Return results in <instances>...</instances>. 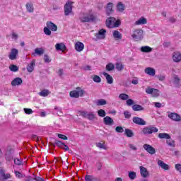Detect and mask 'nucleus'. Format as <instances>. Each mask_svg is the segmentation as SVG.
Returning <instances> with one entry per match:
<instances>
[{
    "instance_id": "f257e3e1",
    "label": "nucleus",
    "mask_w": 181,
    "mask_h": 181,
    "mask_svg": "<svg viewBox=\"0 0 181 181\" xmlns=\"http://www.w3.org/2000/svg\"><path fill=\"white\" fill-rule=\"evenodd\" d=\"M43 30L45 35L50 36V35H52V32H57V25L52 21H47Z\"/></svg>"
},
{
    "instance_id": "f03ea898",
    "label": "nucleus",
    "mask_w": 181,
    "mask_h": 181,
    "mask_svg": "<svg viewBox=\"0 0 181 181\" xmlns=\"http://www.w3.org/2000/svg\"><path fill=\"white\" fill-rule=\"evenodd\" d=\"M134 42H141L144 39V30L142 28H135L131 35Z\"/></svg>"
},
{
    "instance_id": "7ed1b4c3",
    "label": "nucleus",
    "mask_w": 181,
    "mask_h": 181,
    "mask_svg": "<svg viewBox=\"0 0 181 181\" xmlns=\"http://www.w3.org/2000/svg\"><path fill=\"white\" fill-rule=\"evenodd\" d=\"M121 25V20H116L114 17H110L106 20V26L110 29L119 28Z\"/></svg>"
},
{
    "instance_id": "20e7f679",
    "label": "nucleus",
    "mask_w": 181,
    "mask_h": 181,
    "mask_svg": "<svg viewBox=\"0 0 181 181\" xmlns=\"http://www.w3.org/2000/svg\"><path fill=\"white\" fill-rule=\"evenodd\" d=\"M86 94L84 89H82L81 87H77L75 90L69 93L70 97L72 98H78V97H83Z\"/></svg>"
},
{
    "instance_id": "39448f33",
    "label": "nucleus",
    "mask_w": 181,
    "mask_h": 181,
    "mask_svg": "<svg viewBox=\"0 0 181 181\" xmlns=\"http://www.w3.org/2000/svg\"><path fill=\"white\" fill-rule=\"evenodd\" d=\"M80 115L81 117H83V118H86L87 119H89L90 121H93V119H95V114L93 112H87L82 110L80 112Z\"/></svg>"
},
{
    "instance_id": "423d86ee",
    "label": "nucleus",
    "mask_w": 181,
    "mask_h": 181,
    "mask_svg": "<svg viewBox=\"0 0 181 181\" xmlns=\"http://www.w3.org/2000/svg\"><path fill=\"white\" fill-rule=\"evenodd\" d=\"M79 21L82 23H84L86 22H93V21H94V17L93 16V15L83 13L80 16Z\"/></svg>"
},
{
    "instance_id": "0eeeda50",
    "label": "nucleus",
    "mask_w": 181,
    "mask_h": 181,
    "mask_svg": "<svg viewBox=\"0 0 181 181\" xmlns=\"http://www.w3.org/2000/svg\"><path fill=\"white\" fill-rule=\"evenodd\" d=\"M74 2L67 1L64 6V14L66 16H69L73 12Z\"/></svg>"
},
{
    "instance_id": "6e6552de",
    "label": "nucleus",
    "mask_w": 181,
    "mask_h": 181,
    "mask_svg": "<svg viewBox=\"0 0 181 181\" xmlns=\"http://www.w3.org/2000/svg\"><path fill=\"white\" fill-rule=\"evenodd\" d=\"M158 128L155 127H146L142 129V132L144 135H149L151 134H153V132H158Z\"/></svg>"
},
{
    "instance_id": "1a4fd4ad",
    "label": "nucleus",
    "mask_w": 181,
    "mask_h": 181,
    "mask_svg": "<svg viewBox=\"0 0 181 181\" xmlns=\"http://www.w3.org/2000/svg\"><path fill=\"white\" fill-rule=\"evenodd\" d=\"M168 118L172 119V121H175V122H180L181 121V116L180 115L176 112H170L168 114Z\"/></svg>"
},
{
    "instance_id": "9d476101",
    "label": "nucleus",
    "mask_w": 181,
    "mask_h": 181,
    "mask_svg": "<svg viewBox=\"0 0 181 181\" xmlns=\"http://www.w3.org/2000/svg\"><path fill=\"white\" fill-rule=\"evenodd\" d=\"M146 93L147 94H151L153 97H159L160 94V91H159V90L152 88H147L146 89Z\"/></svg>"
},
{
    "instance_id": "9b49d317",
    "label": "nucleus",
    "mask_w": 181,
    "mask_h": 181,
    "mask_svg": "<svg viewBox=\"0 0 181 181\" xmlns=\"http://www.w3.org/2000/svg\"><path fill=\"white\" fill-rule=\"evenodd\" d=\"M18 53H19V50H18V49L16 48L11 49L8 54V59H10V60H16V59H18Z\"/></svg>"
},
{
    "instance_id": "f8f14e48",
    "label": "nucleus",
    "mask_w": 181,
    "mask_h": 181,
    "mask_svg": "<svg viewBox=\"0 0 181 181\" xmlns=\"http://www.w3.org/2000/svg\"><path fill=\"white\" fill-rule=\"evenodd\" d=\"M143 148L150 155H155L156 153V149L149 144H144Z\"/></svg>"
},
{
    "instance_id": "ddd939ff",
    "label": "nucleus",
    "mask_w": 181,
    "mask_h": 181,
    "mask_svg": "<svg viewBox=\"0 0 181 181\" xmlns=\"http://www.w3.org/2000/svg\"><path fill=\"white\" fill-rule=\"evenodd\" d=\"M139 170L141 177H149V171H148V169L146 168L144 166H140Z\"/></svg>"
},
{
    "instance_id": "4468645a",
    "label": "nucleus",
    "mask_w": 181,
    "mask_h": 181,
    "mask_svg": "<svg viewBox=\"0 0 181 181\" xmlns=\"http://www.w3.org/2000/svg\"><path fill=\"white\" fill-rule=\"evenodd\" d=\"M148 23V19L145 17H141L134 22V26H139L141 25H146Z\"/></svg>"
},
{
    "instance_id": "2eb2a0df",
    "label": "nucleus",
    "mask_w": 181,
    "mask_h": 181,
    "mask_svg": "<svg viewBox=\"0 0 181 181\" xmlns=\"http://www.w3.org/2000/svg\"><path fill=\"white\" fill-rule=\"evenodd\" d=\"M173 60L175 63L181 62V53L179 52H174L173 53Z\"/></svg>"
},
{
    "instance_id": "dca6fc26",
    "label": "nucleus",
    "mask_w": 181,
    "mask_h": 181,
    "mask_svg": "<svg viewBox=\"0 0 181 181\" xmlns=\"http://www.w3.org/2000/svg\"><path fill=\"white\" fill-rule=\"evenodd\" d=\"M144 73L148 76H151V77H153V76L156 74V71L155 70V69L152 67H146L144 69Z\"/></svg>"
},
{
    "instance_id": "f3484780",
    "label": "nucleus",
    "mask_w": 181,
    "mask_h": 181,
    "mask_svg": "<svg viewBox=\"0 0 181 181\" xmlns=\"http://www.w3.org/2000/svg\"><path fill=\"white\" fill-rule=\"evenodd\" d=\"M133 122L137 125H146V122L141 117H133Z\"/></svg>"
},
{
    "instance_id": "a211bd4d",
    "label": "nucleus",
    "mask_w": 181,
    "mask_h": 181,
    "mask_svg": "<svg viewBox=\"0 0 181 181\" xmlns=\"http://www.w3.org/2000/svg\"><path fill=\"white\" fill-rule=\"evenodd\" d=\"M74 47L76 52H83V50H84V44L80 41H78L75 43Z\"/></svg>"
},
{
    "instance_id": "6ab92c4d",
    "label": "nucleus",
    "mask_w": 181,
    "mask_h": 181,
    "mask_svg": "<svg viewBox=\"0 0 181 181\" xmlns=\"http://www.w3.org/2000/svg\"><path fill=\"white\" fill-rule=\"evenodd\" d=\"M106 30L104 29H101L100 30H99L98 33H96L95 35L96 39H99V40H103V39H105V33H106Z\"/></svg>"
},
{
    "instance_id": "aec40b11",
    "label": "nucleus",
    "mask_w": 181,
    "mask_h": 181,
    "mask_svg": "<svg viewBox=\"0 0 181 181\" xmlns=\"http://www.w3.org/2000/svg\"><path fill=\"white\" fill-rule=\"evenodd\" d=\"M158 165L161 168V169H163L164 170H169L170 169V166L169 165L166 164L165 162L162 161V160H158Z\"/></svg>"
},
{
    "instance_id": "412c9836",
    "label": "nucleus",
    "mask_w": 181,
    "mask_h": 181,
    "mask_svg": "<svg viewBox=\"0 0 181 181\" xmlns=\"http://www.w3.org/2000/svg\"><path fill=\"white\" fill-rule=\"evenodd\" d=\"M55 49L57 52H64L66 47L64 43L61 42V43H57L55 45Z\"/></svg>"
},
{
    "instance_id": "4be33fe9",
    "label": "nucleus",
    "mask_w": 181,
    "mask_h": 181,
    "mask_svg": "<svg viewBox=\"0 0 181 181\" xmlns=\"http://www.w3.org/2000/svg\"><path fill=\"white\" fill-rule=\"evenodd\" d=\"M22 83H23V81H22V78L20 77H17L11 81V86L13 87H16V86H21Z\"/></svg>"
},
{
    "instance_id": "5701e85b",
    "label": "nucleus",
    "mask_w": 181,
    "mask_h": 181,
    "mask_svg": "<svg viewBox=\"0 0 181 181\" xmlns=\"http://www.w3.org/2000/svg\"><path fill=\"white\" fill-rule=\"evenodd\" d=\"M114 8V4L112 2L107 3L106 6V13L107 15H111L112 12H114V10L112 9Z\"/></svg>"
},
{
    "instance_id": "b1692460",
    "label": "nucleus",
    "mask_w": 181,
    "mask_h": 181,
    "mask_svg": "<svg viewBox=\"0 0 181 181\" xmlns=\"http://www.w3.org/2000/svg\"><path fill=\"white\" fill-rule=\"evenodd\" d=\"M103 122L105 125H113L114 124V120L110 117L106 116L103 119Z\"/></svg>"
},
{
    "instance_id": "393cba45",
    "label": "nucleus",
    "mask_w": 181,
    "mask_h": 181,
    "mask_svg": "<svg viewBox=\"0 0 181 181\" xmlns=\"http://www.w3.org/2000/svg\"><path fill=\"white\" fill-rule=\"evenodd\" d=\"M35 66H36V61L33 60L27 66V70L29 73H32L33 70H35Z\"/></svg>"
},
{
    "instance_id": "a878e982",
    "label": "nucleus",
    "mask_w": 181,
    "mask_h": 181,
    "mask_svg": "<svg viewBox=\"0 0 181 181\" xmlns=\"http://www.w3.org/2000/svg\"><path fill=\"white\" fill-rule=\"evenodd\" d=\"M103 76L105 77L107 84H112V83H114V78L111 75L108 74V73L104 72Z\"/></svg>"
},
{
    "instance_id": "bb28decb",
    "label": "nucleus",
    "mask_w": 181,
    "mask_h": 181,
    "mask_svg": "<svg viewBox=\"0 0 181 181\" xmlns=\"http://www.w3.org/2000/svg\"><path fill=\"white\" fill-rule=\"evenodd\" d=\"M26 10L29 12V13H33L35 12V7L33 6V3H27L25 4Z\"/></svg>"
},
{
    "instance_id": "cd10ccee",
    "label": "nucleus",
    "mask_w": 181,
    "mask_h": 181,
    "mask_svg": "<svg viewBox=\"0 0 181 181\" xmlns=\"http://www.w3.org/2000/svg\"><path fill=\"white\" fill-rule=\"evenodd\" d=\"M112 35L115 40H121V39H122V34H121L118 30H114Z\"/></svg>"
},
{
    "instance_id": "c85d7f7f",
    "label": "nucleus",
    "mask_w": 181,
    "mask_h": 181,
    "mask_svg": "<svg viewBox=\"0 0 181 181\" xmlns=\"http://www.w3.org/2000/svg\"><path fill=\"white\" fill-rule=\"evenodd\" d=\"M45 53V49L43 48L40 47V48H35V52L32 54L33 56H36L37 54L38 56H42Z\"/></svg>"
},
{
    "instance_id": "c756f323",
    "label": "nucleus",
    "mask_w": 181,
    "mask_h": 181,
    "mask_svg": "<svg viewBox=\"0 0 181 181\" xmlns=\"http://www.w3.org/2000/svg\"><path fill=\"white\" fill-rule=\"evenodd\" d=\"M96 146L97 148H99V149H104L105 151H107V149H108V148L105 145V142L104 141L96 143Z\"/></svg>"
},
{
    "instance_id": "7c9ffc66",
    "label": "nucleus",
    "mask_w": 181,
    "mask_h": 181,
    "mask_svg": "<svg viewBox=\"0 0 181 181\" xmlns=\"http://www.w3.org/2000/svg\"><path fill=\"white\" fill-rule=\"evenodd\" d=\"M0 175L1 177H3V179H11V174L9 173L5 174V170L4 169L0 170Z\"/></svg>"
},
{
    "instance_id": "2f4dec72",
    "label": "nucleus",
    "mask_w": 181,
    "mask_h": 181,
    "mask_svg": "<svg viewBox=\"0 0 181 181\" xmlns=\"http://www.w3.org/2000/svg\"><path fill=\"white\" fill-rule=\"evenodd\" d=\"M141 52L143 53H151V52H152V47L149 46H143L141 47Z\"/></svg>"
},
{
    "instance_id": "473e14b6",
    "label": "nucleus",
    "mask_w": 181,
    "mask_h": 181,
    "mask_svg": "<svg viewBox=\"0 0 181 181\" xmlns=\"http://www.w3.org/2000/svg\"><path fill=\"white\" fill-rule=\"evenodd\" d=\"M166 144L167 145H168V146H170L171 148H175L176 146L175 141H173V139L170 138H170L166 140Z\"/></svg>"
},
{
    "instance_id": "72a5a7b5",
    "label": "nucleus",
    "mask_w": 181,
    "mask_h": 181,
    "mask_svg": "<svg viewBox=\"0 0 181 181\" xmlns=\"http://www.w3.org/2000/svg\"><path fill=\"white\" fill-rule=\"evenodd\" d=\"M38 94L39 95H40V97H47V95L50 94V90L47 89H44L41 90Z\"/></svg>"
},
{
    "instance_id": "f704fd0d",
    "label": "nucleus",
    "mask_w": 181,
    "mask_h": 181,
    "mask_svg": "<svg viewBox=\"0 0 181 181\" xmlns=\"http://www.w3.org/2000/svg\"><path fill=\"white\" fill-rule=\"evenodd\" d=\"M158 138L160 139H169L170 138V135L168 133H160L158 134Z\"/></svg>"
},
{
    "instance_id": "c9c22d12",
    "label": "nucleus",
    "mask_w": 181,
    "mask_h": 181,
    "mask_svg": "<svg viewBox=\"0 0 181 181\" xmlns=\"http://www.w3.org/2000/svg\"><path fill=\"white\" fill-rule=\"evenodd\" d=\"M117 9L118 12H124L125 11V6H124L122 2H119L117 5Z\"/></svg>"
},
{
    "instance_id": "e433bc0d",
    "label": "nucleus",
    "mask_w": 181,
    "mask_h": 181,
    "mask_svg": "<svg viewBox=\"0 0 181 181\" xmlns=\"http://www.w3.org/2000/svg\"><path fill=\"white\" fill-rule=\"evenodd\" d=\"M124 135H126L127 138H132V136H134V132L131 129H126L124 131Z\"/></svg>"
},
{
    "instance_id": "4c0bfd02",
    "label": "nucleus",
    "mask_w": 181,
    "mask_h": 181,
    "mask_svg": "<svg viewBox=\"0 0 181 181\" xmlns=\"http://www.w3.org/2000/svg\"><path fill=\"white\" fill-rule=\"evenodd\" d=\"M119 100H122V101H125L129 98V95H128L126 93H122L119 95Z\"/></svg>"
},
{
    "instance_id": "58836bf2",
    "label": "nucleus",
    "mask_w": 181,
    "mask_h": 181,
    "mask_svg": "<svg viewBox=\"0 0 181 181\" xmlns=\"http://www.w3.org/2000/svg\"><path fill=\"white\" fill-rule=\"evenodd\" d=\"M114 69H115V65L112 63H109L106 65V70H107V71H112Z\"/></svg>"
},
{
    "instance_id": "ea45409f",
    "label": "nucleus",
    "mask_w": 181,
    "mask_h": 181,
    "mask_svg": "<svg viewBox=\"0 0 181 181\" xmlns=\"http://www.w3.org/2000/svg\"><path fill=\"white\" fill-rule=\"evenodd\" d=\"M9 69L11 70V71H13L14 73H16V71H19V67H18V66L16 65H10L9 66Z\"/></svg>"
},
{
    "instance_id": "a19ab883",
    "label": "nucleus",
    "mask_w": 181,
    "mask_h": 181,
    "mask_svg": "<svg viewBox=\"0 0 181 181\" xmlns=\"http://www.w3.org/2000/svg\"><path fill=\"white\" fill-rule=\"evenodd\" d=\"M98 115L102 118H104V117L107 115V113L105 112V110L100 109L98 111Z\"/></svg>"
},
{
    "instance_id": "79ce46f5",
    "label": "nucleus",
    "mask_w": 181,
    "mask_h": 181,
    "mask_svg": "<svg viewBox=\"0 0 181 181\" xmlns=\"http://www.w3.org/2000/svg\"><path fill=\"white\" fill-rule=\"evenodd\" d=\"M85 180L86 181H98L97 178H95L94 176L93 175H86L85 177Z\"/></svg>"
},
{
    "instance_id": "37998d69",
    "label": "nucleus",
    "mask_w": 181,
    "mask_h": 181,
    "mask_svg": "<svg viewBox=\"0 0 181 181\" xmlns=\"http://www.w3.org/2000/svg\"><path fill=\"white\" fill-rule=\"evenodd\" d=\"M116 69L118 71H121L124 70V65L121 64V62H117L115 64Z\"/></svg>"
},
{
    "instance_id": "c03bdc74",
    "label": "nucleus",
    "mask_w": 181,
    "mask_h": 181,
    "mask_svg": "<svg viewBox=\"0 0 181 181\" xmlns=\"http://www.w3.org/2000/svg\"><path fill=\"white\" fill-rule=\"evenodd\" d=\"M129 177L131 180H135V178L136 177V173H135L134 171L129 172Z\"/></svg>"
},
{
    "instance_id": "a18cd8bd",
    "label": "nucleus",
    "mask_w": 181,
    "mask_h": 181,
    "mask_svg": "<svg viewBox=\"0 0 181 181\" xmlns=\"http://www.w3.org/2000/svg\"><path fill=\"white\" fill-rule=\"evenodd\" d=\"M134 111H142L144 110V107L139 105H134L132 107Z\"/></svg>"
},
{
    "instance_id": "49530a36",
    "label": "nucleus",
    "mask_w": 181,
    "mask_h": 181,
    "mask_svg": "<svg viewBox=\"0 0 181 181\" xmlns=\"http://www.w3.org/2000/svg\"><path fill=\"white\" fill-rule=\"evenodd\" d=\"M173 81H174V84L178 85L179 83H180V78L179 77V76L174 75L173 76Z\"/></svg>"
},
{
    "instance_id": "de8ad7c7",
    "label": "nucleus",
    "mask_w": 181,
    "mask_h": 181,
    "mask_svg": "<svg viewBox=\"0 0 181 181\" xmlns=\"http://www.w3.org/2000/svg\"><path fill=\"white\" fill-rule=\"evenodd\" d=\"M97 105H105L107 100L104 99L98 100L96 102Z\"/></svg>"
},
{
    "instance_id": "09e8293b",
    "label": "nucleus",
    "mask_w": 181,
    "mask_h": 181,
    "mask_svg": "<svg viewBox=\"0 0 181 181\" xmlns=\"http://www.w3.org/2000/svg\"><path fill=\"white\" fill-rule=\"evenodd\" d=\"M92 80H93V81L95 83H101V78L100 76H98V75H95L92 77Z\"/></svg>"
},
{
    "instance_id": "8fccbe9b",
    "label": "nucleus",
    "mask_w": 181,
    "mask_h": 181,
    "mask_svg": "<svg viewBox=\"0 0 181 181\" xmlns=\"http://www.w3.org/2000/svg\"><path fill=\"white\" fill-rule=\"evenodd\" d=\"M115 131L119 134H122L124 132V127L118 126L115 128Z\"/></svg>"
},
{
    "instance_id": "3c124183",
    "label": "nucleus",
    "mask_w": 181,
    "mask_h": 181,
    "mask_svg": "<svg viewBox=\"0 0 181 181\" xmlns=\"http://www.w3.org/2000/svg\"><path fill=\"white\" fill-rule=\"evenodd\" d=\"M44 60H45V63H50V62H52V59H50L49 57H48L47 54L44 55Z\"/></svg>"
},
{
    "instance_id": "603ef678",
    "label": "nucleus",
    "mask_w": 181,
    "mask_h": 181,
    "mask_svg": "<svg viewBox=\"0 0 181 181\" xmlns=\"http://www.w3.org/2000/svg\"><path fill=\"white\" fill-rule=\"evenodd\" d=\"M24 112L25 114H33V110H32V109L30 108H24Z\"/></svg>"
},
{
    "instance_id": "864d4df0",
    "label": "nucleus",
    "mask_w": 181,
    "mask_h": 181,
    "mask_svg": "<svg viewBox=\"0 0 181 181\" xmlns=\"http://www.w3.org/2000/svg\"><path fill=\"white\" fill-rule=\"evenodd\" d=\"M157 78L159 80V81H164L166 76H165V75H158Z\"/></svg>"
},
{
    "instance_id": "5fc2aeb1",
    "label": "nucleus",
    "mask_w": 181,
    "mask_h": 181,
    "mask_svg": "<svg viewBox=\"0 0 181 181\" xmlns=\"http://www.w3.org/2000/svg\"><path fill=\"white\" fill-rule=\"evenodd\" d=\"M129 148L132 150V151H137L138 148H136V146L130 144H129Z\"/></svg>"
},
{
    "instance_id": "6e6d98bb",
    "label": "nucleus",
    "mask_w": 181,
    "mask_h": 181,
    "mask_svg": "<svg viewBox=\"0 0 181 181\" xmlns=\"http://www.w3.org/2000/svg\"><path fill=\"white\" fill-rule=\"evenodd\" d=\"M14 163H15V165H22V160H21V159H19V158H16V159H14Z\"/></svg>"
},
{
    "instance_id": "4d7b16f0",
    "label": "nucleus",
    "mask_w": 181,
    "mask_h": 181,
    "mask_svg": "<svg viewBox=\"0 0 181 181\" xmlns=\"http://www.w3.org/2000/svg\"><path fill=\"white\" fill-rule=\"evenodd\" d=\"M127 105H134V100L132 99H127Z\"/></svg>"
},
{
    "instance_id": "13d9d810",
    "label": "nucleus",
    "mask_w": 181,
    "mask_h": 181,
    "mask_svg": "<svg viewBox=\"0 0 181 181\" xmlns=\"http://www.w3.org/2000/svg\"><path fill=\"white\" fill-rule=\"evenodd\" d=\"M58 137H59L61 139H64V141H67V137L64 134H58Z\"/></svg>"
},
{
    "instance_id": "bf43d9fd",
    "label": "nucleus",
    "mask_w": 181,
    "mask_h": 181,
    "mask_svg": "<svg viewBox=\"0 0 181 181\" xmlns=\"http://www.w3.org/2000/svg\"><path fill=\"white\" fill-rule=\"evenodd\" d=\"M11 37L12 39H13L14 40H16V39H18V34H16V33H11Z\"/></svg>"
},
{
    "instance_id": "052dcab7",
    "label": "nucleus",
    "mask_w": 181,
    "mask_h": 181,
    "mask_svg": "<svg viewBox=\"0 0 181 181\" xmlns=\"http://www.w3.org/2000/svg\"><path fill=\"white\" fill-rule=\"evenodd\" d=\"M56 144H57V145L59 146V148H63V146L64 145V143H62V141H57V142H56Z\"/></svg>"
},
{
    "instance_id": "680f3d73",
    "label": "nucleus",
    "mask_w": 181,
    "mask_h": 181,
    "mask_svg": "<svg viewBox=\"0 0 181 181\" xmlns=\"http://www.w3.org/2000/svg\"><path fill=\"white\" fill-rule=\"evenodd\" d=\"M16 177L21 178V177H23V175H22L20 172L18 171H16Z\"/></svg>"
},
{
    "instance_id": "e2e57ef3",
    "label": "nucleus",
    "mask_w": 181,
    "mask_h": 181,
    "mask_svg": "<svg viewBox=\"0 0 181 181\" xmlns=\"http://www.w3.org/2000/svg\"><path fill=\"white\" fill-rule=\"evenodd\" d=\"M124 115L125 118H131V114L129 113V112H124Z\"/></svg>"
},
{
    "instance_id": "0e129e2a",
    "label": "nucleus",
    "mask_w": 181,
    "mask_h": 181,
    "mask_svg": "<svg viewBox=\"0 0 181 181\" xmlns=\"http://www.w3.org/2000/svg\"><path fill=\"white\" fill-rule=\"evenodd\" d=\"M154 105L156 108H160V107H162V104L160 103H154Z\"/></svg>"
},
{
    "instance_id": "69168bd1",
    "label": "nucleus",
    "mask_w": 181,
    "mask_h": 181,
    "mask_svg": "<svg viewBox=\"0 0 181 181\" xmlns=\"http://www.w3.org/2000/svg\"><path fill=\"white\" fill-rule=\"evenodd\" d=\"M169 21L171 22L172 23H175V22H176V18H175L174 17H170L169 18Z\"/></svg>"
},
{
    "instance_id": "338daca9",
    "label": "nucleus",
    "mask_w": 181,
    "mask_h": 181,
    "mask_svg": "<svg viewBox=\"0 0 181 181\" xmlns=\"http://www.w3.org/2000/svg\"><path fill=\"white\" fill-rule=\"evenodd\" d=\"M138 83H139L138 79H133L132 81V84L136 85V84H138Z\"/></svg>"
},
{
    "instance_id": "774afa93",
    "label": "nucleus",
    "mask_w": 181,
    "mask_h": 181,
    "mask_svg": "<svg viewBox=\"0 0 181 181\" xmlns=\"http://www.w3.org/2000/svg\"><path fill=\"white\" fill-rule=\"evenodd\" d=\"M57 74L59 76H63V69H59L58 71H57Z\"/></svg>"
}]
</instances>
